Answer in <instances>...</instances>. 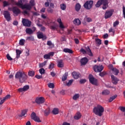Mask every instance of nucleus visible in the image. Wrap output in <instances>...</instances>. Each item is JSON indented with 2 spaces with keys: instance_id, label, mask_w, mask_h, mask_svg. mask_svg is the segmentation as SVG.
<instances>
[{
  "instance_id": "1",
  "label": "nucleus",
  "mask_w": 125,
  "mask_h": 125,
  "mask_svg": "<svg viewBox=\"0 0 125 125\" xmlns=\"http://www.w3.org/2000/svg\"><path fill=\"white\" fill-rule=\"evenodd\" d=\"M15 79H18L19 82L21 83H25L27 79H28V76L25 73V72H17L15 76Z\"/></svg>"
},
{
  "instance_id": "2",
  "label": "nucleus",
  "mask_w": 125,
  "mask_h": 125,
  "mask_svg": "<svg viewBox=\"0 0 125 125\" xmlns=\"http://www.w3.org/2000/svg\"><path fill=\"white\" fill-rule=\"evenodd\" d=\"M93 112L97 116L101 117L102 114L104 112V107L100 104H98L96 106L94 107Z\"/></svg>"
},
{
  "instance_id": "3",
  "label": "nucleus",
  "mask_w": 125,
  "mask_h": 125,
  "mask_svg": "<svg viewBox=\"0 0 125 125\" xmlns=\"http://www.w3.org/2000/svg\"><path fill=\"white\" fill-rule=\"evenodd\" d=\"M25 2V0H19L18 2L16 3V5L21 7L22 9H26V10H31L32 7L30 5L28 4H23Z\"/></svg>"
},
{
  "instance_id": "4",
  "label": "nucleus",
  "mask_w": 125,
  "mask_h": 125,
  "mask_svg": "<svg viewBox=\"0 0 125 125\" xmlns=\"http://www.w3.org/2000/svg\"><path fill=\"white\" fill-rule=\"evenodd\" d=\"M8 10L9 11H12L14 15V16H18L19 14H21V10L16 6L8 7Z\"/></svg>"
},
{
  "instance_id": "5",
  "label": "nucleus",
  "mask_w": 125,
  "mask_h": 125,
  "mask_svg": "<svg viewBox=\"0 0 125 125\" xmlns=\"http://www.w3.org/2000/svg\"><path fill=\"white\" fill-rule=\"evenodd\" d=\"M88 79L89 82L91 84H93L94 85H98V81L94 78L92 75L90 74L88 76Z\"/></svg>"
},
{
  "instance_id": "6",
  "label": "nucleus",
  "mask_w": 125,
  "mask_h": 125,
  "mask_svg": "<svg viewBox=\"0 0 125 125\" xmlns=\"http://www.w3.org/2000/svg\"><path fill=\"white\" fill-rule=\"evenodd\" d=\"M93 5V1L92 0H89L85 2L83 5L84 8L86 9H91L92 6Z\"/></svg>"
},
{
  "instance_id": "7",
  "label": "nucleus",
  "mask_w": 125,
  "mask_h": 125,
  "mask_svg": "<svg viewBox=\"0 0 125 125\" xmlns=\"http://www.w3.org/2000/svg\"><path fill=\"white\" fill-rule=\"evenodd\" d=\"M30 117L31 119L35 121V122H37V123H42V121H41L40 118L37 116V114L35 112H32Z\"/></svg>"
},
{
  "instance_id": "8",
  "label": "nucleus",
  "mask_w": 125,
  "mask_h": 125,
  "mask_svg": "<svg viewBox=\"0 0 125 125\" xmlns=\"http://www.w3.org/2000/svg\"><path fill=\"white\" fill-rule=\"evenodd\" d=\"M104 69V66L103 65H95L93 66V70L96 73H100L103 71Z\"/></svg>"
},
{
  "instance_id": "9",
  "label": "nucleus",
  "mask_w": 125,
  "mask_h": 125,
  "mask_svg": "<svg viewBox=\"0 0 125 125\" xmlns=\"http://www.w3.org/2000/svg\"><path fill=\"white\" fill-rule=\"evenodd\" d=\"M22 23L25 27H31V25H32V21L26 19H23L22 20Z\"/></svg>"
},
{
  "instance_id": "10",
  "label": "nucleus",
  "mask_w": 125,
  "mask_h": 125,
  "mask_svg": "<svg viewBox=\"0 0 125 125\" xmlns=\"http://www.w3.org/2000/svg\"><path fill=\"white\" fill-rule=\"evenodd\" d=\"M3 15L5 19L9 22L11 20V17L10 16V13L8 11H4Z\"/></svg>"
},
{
  "instance_id": "11",
  "label": "nucleus",
  "mask_w": 125,
  "mask_h": 125,
  "mask_svg": "<svg viewBox=\"0 0 125 125\" xmlns=\"http://www.w3.org/2000/svg\"><path fill=\"white\" fill-rule=\"evenodd\" d=\"M113 12H114V10L113 9L106 11L104 14V18L105 19L110 18L113 15Z\"/></svg>"
},
{
  "instance_id": "12",
  "label": "nucleus",
  "mask_w": 125,
  "mask_h": 125,
  "mask_svg": "<svg viewBox=\"0 0 125 125\" xmlns=\"http://www.w3.org/2000/svg\"><path fill=\"white\" fill-rule=\"evenodd\" d=\"M45 99L43 97L37 98L35 100V102L37 104H42L44 103Z\"/></svg>"
},
{
  "instance_id": "13",
  "label": "nucleus",
  "mask_w": 125,
  "mask_h": 125,
  "mask_svg": "<svg viewBox=\"0 0 125 125\" xmlns=\"http://www.w3.org/2000/svg\"><path fill=\"white\" fill-rule=\"evenodd\" d=\"M30 88V86L28 85H25L23 87V88H20L18 89V91L19 92H23V91H27L28 89Z\"/></svg>"
},
{
  "instance_id": "14",
  "label": "nucleus",
  "mask_w": 125,
  "mask_h": 125,
  "mask_svg": "<svg viewBox=\"0 0 125 125\" xmlns=\"http://www.w3.org/2000/svg\"><path fill=\"white\" fill-rule=\"evenodd\" d=\"M80 62L81 65H85L88 62V59L86 57H84L81 59Z\"/></svg>"
},
{
  "instance_id": "15",
  "label": "nucleus",
  "mask_w": 125,
  "mask_h": 125,
  "mask_svg": "<svg viewBox=\"0 0 125 125\" xmlns=\"http://www.w3.org/2000/svg\"><path fill=\"white\" fill-rule=\"evenodd\" d=\"M111 77L113 84H117V83H118V82L119 81L118 78L115 77L114 75H111Z\"/></svg>"
},
{
  "instance_id": "16",
  "label": "nucleus",
  "mask_w": 125,
  "mask_h": 125,
  "mask_svg": "<svg viewBox=\"0 0 125 125\" xmlns=\"http://www.w3.org/2000/svg\"><path fill=\"white\" fill-rule=\"evenodd\" d=\"M103 7L102 8L104 9V10H105V9H107L108 8L109 5L108 3V0H104V3H103Z\"/></svg>"
},
{
  "instance_id": "17",
  "label": "nucleus",
  "mask_w": 125,
  "mask_h": 125,
  "mask_svg": "<svg viewBox=\"0 0 125 125\" xmlns=\"http://www.w3.org/2000/svg\"><path fill=\"white\" fill-rule=\"evenodd\" d=\"M85 49L88 56L92 57V56H93V54H92V52H91V50L90 49V48H89V46H88L85 47Z\"/></svg>"
},
{
  "instance_id": "18",
  "label": "nucleus",
  "mask_w": 125,
  "mask_h": 125,
  "mask_svg": "<svg viewBox=\"0 0 125 125\" xmlns=\"http://www.w3.org/2000/svg\"><path fill=\"white\" fill-rule=\"evenodd\" d=\"M57 66L59 68H63L64 67V62L62 60H60L57 62Z\"/></svg>"
},
{
  "instance_id": "19",
  "label": "nucleus",
  "mask_w": 125,
  "mask_h": 125,
  "mask_svg": "<svg viewBox=\"0 0 125 125\" xmlns=\"http://www.w3.org/2000/svg\"><path fill=\"white\" fill-rule=\"evenodd\" d=\"M82 118V114L80 112H77L74 116V120H80Z\"/></svg>"
},
{
  "instance_id": "20",
  "label": "nucleus",
  "mask_w": 125,
  "mask_h": 125,
  "mask_svg": "<svg viewBox=\"0 0 125 125\" xmlns=\"http://www.w3.org/2000/svg\"><path fill=\"white\" fill-rule=\"evenodd\" d=\"M105 0H99L97 1V3L95 4L96 7H100L101 6L102 4H103V3Z\"/></svg>"
},
{
  "instance_id": "21",
  "label": "nucleus",
  "mask_w": 125,
  "mask_h": 125,
  "mask_svg": "<svg viewBox=\"0 0 125 125\" xmlns=\"http://www.w3.org/2000/svg\"><path fill=\"white\" fill-rule=\"evenodd\" d=\"M72 75L73 76L74 79H79L80 77V73L77 72H73L72 73Z\"/></svg>"
},
{
  "instance_id": "22",
  "label": "nucleus",
  "mask_w": 125,
  "mask_h": 125,
  "mask_svg": "<svg viewBox=\"0 0 125 125\" xmlns=\"http://www.w3.org/2000/svg\"><path fill=\"white\" fill-rule=\"evenodd\" d=\"M25 32L28 35H32V34H34V31H33L32 29L29 28L26 29Z\"/></svg>"
},
{
  "instance_id": "23",
  "label": "nucleus",
  "mask_w": 125,
  "mask_h": 125,
  "mask_svg": "<svg viewBox=\"0 0 125 125\" xmlns=\"http://www.w3.org/2000/svg\"><path fill=\"white\" fill-rule=\"evenodd\" d=\"M16 58L17 59L20 58V55L22 53V51L19 49L16 50Z\"/></svg>"
},
{
  "instance_id": "24",
  "label": "nucleus",
  "mask_w": 125,
  "mask_h": 125,
  "mask_svg": "<svg viewBox=\"0 0 125 125\" xmlns=\"http://www.w3.org/2000/svg\"><path fill=\"white\" fill-rule=\"evenodd\" d=\"M28 112V109H24L21 111V115H19V117H26L25 115H27V113Z\"/></svg>"
},
{
  "instance_id": "25",
  "label": "nucleus",
  "mask_w": 125,
  "mask_h": 125,
  "mask_svg": "<svg viewBox=\"0 0 125 125\" xmlns=\"http://www.w3.org/2000/svg\"><path fill=\"white\" fill-rule=\"evenodd\" d=\"M37 37L39 40H41V39H42V38H43V33H42V32L39 31L37 33Z\"/></svg>"
},
{
  "instance_id": "26",
  "label": "nucleus",
  "mask_w": 125,
  "mask_h": 125,
  "mask_svg": "<svg viewBox=\"0 0 125 125\" xmlns=\"http://www.w3.org/2000/svg\"><path fill=\"white\" fill-rule=\"evenodd\" d=\"M63 51L65 53H70V54H72L73 52L72 49L69 48H64L63 49Z\"/></svg>"
},
{
  "instance_id": "27",
  "label": "nucleus",
  "mask_w": 125,
  "mask_h": 125,
  "mask_svg": "<svg viewBox=\"0 0 125 125\" xmlns=\"http://www.w3.org/2000/svg\"><path fill=\"white\" fill-rule=\"evenodd\" d=\"M73 23L75 24V25H81L82 22H81V21L79 19H75L73 21Z\"/></svg>"
},
{
  "instance_id": "28",
  "label": "nucleus",
  "mask_w": 125,
  "mask_h": 125,
  "mask_svg": "<svg viewBox=\"0 0 125 125\" xmlns=\"http://www.w3.org/2000/svg\"><path fill=\"white\" fill-rule=\"evenodd\" d=\"M81 4L80 3H77L75 5V10L76 11L79 12L80 11V9H81Z\"/></svg>"
},
{
  "instance_id": "29",
  "label": "nucleus",
  "mask_w": 125,
  "mask_h": 125,
  "mask_svg": "<svg viewBox=\"0 0 125 125\" xmlns=\"http://www.w3.org/2000/svg\"><path fill=\"white\" fill-rule=\"evenodd\" d=\"M47 45L50 46V48H53V47H54V44H53L50 41H48L47 42Z\"/></svg>"
},
{
  "instance_id": "30",
  "label": "nucleus",
  "mask_w": 125,
  "mask_h": 125,
  "mask_svg": "<svg viewBox=\"0 0 125 125\" xmlns=\"http://www.w3.org/2000/svg\"><path fill=\"white\" fill-rule=\"evenodd\" d=\"M112 72H113V74L115 75V76H118L119 75V73H120V71H119V69L114 68H112Z\"/></svg>"
},
{
  "instance_id": "31",
  "label": "nucleus",
  "mask_w": 125,
  "mask_h": 125,
  "mask_svg": "<svg viewBox=\"0 0 125 125\" xmlns=\"http://www.w3.org/2000/svg\"><path fill=\"white\" fill-rule=\"evenodd\" d=\"M102 95H109V94H110V91L107 89L104 90L102 92Z\"/></svg>"
},
{
  "instance_id": "32",
  "label": "nucleus",
  "mask_w": 125,
  "mask_h": 125,
  "mask_svg": "<svg viewBox=\"0 0 125 125\" xmlns=\"http://www.w3.org/2000/svg\"><path fill=\"white\" fill-rule=\"evenodd\" d=\"M53 115H58L59 114V110L58 108H54L52 111Z\"/></svg>"
},
{
  "instance_id": "33",
  "label": "nucleus",
  "mask_w": 125,
  "mask_h": 125,
  "mask_svg": "<svg viewBox=\"0 0 125 125\" xmlns=\"http://www.w3.org/2000/svg\"><path fill=\"white\" fill-rule=\"evenodd\" d=\"M67 77H68V72H65L62 77V82H65L67 80Z\"/></svg>"
},
{
  "instance_id": "34",
  "label": "nucleus",
  "mask_w": 125,
  "mask_h": 125,
  "mask_svg": "<svg viewBox=\"0 0 125 125\" xmlns=\"http://www.w3.org/2000/svg\"><path fill=\"white\" fill-rule=\"evenodd\" d=\"M96 44H97V45H101V44L102 43V41L101 39H96Z\"/></svg>"
},
{
  "instance_id": "35",
  "label": "nucleus",
  "mask_w": 125,
  "mask_h": 125,
  "mask_svg": "<svg viewBox=\"0 0 125 125\" xmlns=\"http://www.w3.org/2000/svg\"><path fill=\"white\" fill-rule=\"evenodd\" d=\"M46 63H47V61H45L43 62L39 63V68H42L44 66L46 65Z\"/></svg>"
},
{
  "instance_id": "36",
  "label": "nucleus",
  "mask_w": 125,
  "mask_h": 125,
  "mask_svg": "<svg viewBox=\"0 0 125 125\" xmlns=\"http://www.w3.org/2000/svg\"><path fill=\"white\" fill-rule=\"evenodd\" d=\"M28 76H29V77H34V76H35V71H31L29 70L28 71Z\"/></svg>"
},
{
  "instance_id": "37",
  "label": "nucleus",
  "mask_w": 125,
  "mask_h": 125,
  "mask_svg": "<svg viewBox=\"0 0 125 125\" xmlns=\"http://www.w3.org/2000/svg\"><path fill=\"white\" fill-rule=\"evenodd\" d=\"M79 98H80V94H75L73 97V100H77Z\"/></svg>"
},
{
  "instance_id": "38",
  "label": "nucleus",
  "mask_w": 125,
  "mask_h": 125,
  "mask_svg": "<svg viewBox=\"0 0 125 125\" xmlns=\"http://www.w3.org/2000/svg\"><path fill=\"white\" fill-rule=\"evenodd\" d=\"M117 96H118L117 95H115L113 96L110 97L109 99V102H112V101H113V100H115V99L117 98Z\"/></svg>"
},
{
  "instance_id": "39",
  "label": "nucleus",
  "mask_w": 125,
  "mask_h": 125,
  "mask_svg": "<svg viewBox=\"0 0 125 125\" xmlns=\"http://www.w3.org/2000/svg\"><path fill=\"white\" fill-rule=\"evenodd\" d=\"M60 7L62 10H65V9H66V5L64 3L61 4L60 5Z\"/></svg>"
},
{
  "instance_id": "40",
  "label": "nucleus",
  "mask_w": 125,
  "mask_h": 125,
  "mask_svg": "<svg viewBox=\"0 0 125 125\" xmlns=\"http://www.w3.org/2000/svg\"><path fill=\"white\" fill-rule=\"evenodd\" d=\"M31 7H33L35 5V0H31L29 1V4H28Z\"/></svg>"
},
{
  "instance_id": "41",
  "label": "nucleus",
  "mask_w": 125,
  "mask_h": 125,
  "mask_svg": "<svg viewBox=\"0 0 125 125\" xmlns=\"http://www.w3.org/2000/svg\"><path fill=\"white\" fill-rule=\"evenodd\" d=\"M44 113L45 116H48V115H49V113H50V110H49V109H46L44 111Z\"/></svg>"
},
{
  "instance_id": "42",
  "label": "nucleus",
  "mask_w": 125,
  "mask_h": 125,
  "mask_svg": "<svg viewBox=\"0 0 125 125\" xmlns=\"http://www.w3.org/2000/svg\"><path fill=\"white\" fill-rule=\"evenodd\" d=\"M24 43H25V40L21 39L19 42L20 45H24Z\"/></svg>"
},
{
  "instance_id": "43",
  "label": "nucleus",
  "mask_w": 125,
  "mask_h": 125,
  "mask_svg": "<svg viewBox=\"0 0 125 125\" xmlns=\"http://www.w3.org/2000/svg\"><path fill=\"white\" fill-rule=\"evenodd\" d=\"M47 11L48 13H53V9H52L51 7H49L47 9Z\"/></svg>"
},
{
  "instance_id": "44",
  "label": "nucleus",
  "mask_w": 125,
  "mask_h": 125,
  "mask_svg": "<svg viewBox=\"0 0 125 125\" xmlns=\"http://www.w3.org/2000/svg\"><path fill=\"white\" fill-rule=\"evenodd\" d=\"M48 86L50 88H54V84L53 83H48Z\"/></svg>"
},
{
  "instance_id": "45",
  "label": "nucleus",
  "mask_w": 125,
  "mask_h": 125,
  "mask_svg": "<svg viewBox=\"0 0 125 125\" xmlns=\"http://www.w3.org/2000/svg\"><path fill=\"white\" fill-rule=\"evenodd\" d=\"M39 72L41 73V75H42V74H44L45 73V70L43 68L40 69L39 70Z\"/></svg>"
},
{
  "instance_id": "46",
  "label": "nucleus",
  "mask_w": 125,
  "mask_h": 125,
  "mask_svg": "<svg viewBox=\"0 0 125 125\" xmlns=\"http://www.w3.org/2000/svg\"><path fill=\"white\" fill-rule=\"evenodd\" d=\"M43 58L44 59H50V55L49 54H45L43 56Z\"/></svg>"
},
{
  "instance_id": "47",
  "label": "nucleus",
  "mask_w": 125,
  "mask_h": 125,
  "mask_svg": "<svg viewBox=\"0 0 125 125\" xmlns=\"http://www.w3.org/2000/svg\"><path fill=\"white\" fill-rule=\"evenodd\" d=\"M54 63L51 62L49 65L48 69H53V68H54Z\"/></svg>"
},
{
  "instance_id": "48",
  "label": "nucleus",
  "mask_w": 125,
  "mask_h": 125,
  "mask_svg": "<svg viewBox=\"0 0 125 125\" xmlns=\"http://www.w3.org/2000/svg\"><path fill=\"white\" fill-rule=\"evenodd\" d=\"M3 7H5L8 6V5H9V3H8V2L6 1H4L3 2Z\"/></svg>"
},
{
  "instance_id": "49",
  "label": "nucleus",
  "mask_w": 125,
  "mask_h": 125,
  "mask_svg": "<svg viewBox=\"0 0 125 125\" xmlns=\"http://www.w3.org/2000/svg\"><path fill=\"white\" fill-rule=\"evenodd\" d=\"M6 58L7 59H8L9 61L13 60V59H12V58H11V57H10V55H9L8 54H7Z\"/></svg>"
},
{
  "instance_id": "50",
  "label": "nucleus",
  "mask_w": 125,
  "mask_h": 125,
  "mask_svg": "<svg viewBox=\"0 0 125 125\" xmlns=\"http://www.w3.org/2000/svg\"><path fill=\"white\" fill-rule=\"evenodd\" d=\"M73 82H74L73 80H70L69 81L68 83H67L66 85L67 86H70V85H71V84H72V83H73Z\"/></svg>"
},
{
  "instance_id": "51",
  "label": "nucleus",
  "mask_w": 125,
  "mask_h": 125,
  "mask_svg": "<svg viewBox=\"0 0 125 125\" xmlns=\"http://www.w3.org/2000/svg\"><path fill=\"white\" fill-rule=\"evenodd\" d=\"M86 83V80L85 79H81L80 81V83L81 84H83V83Z\"/></svg>"
},
{
  "instance_id": "52",
  "label": "nucleus",
  "mask_w": 125,
  "mask_h": 125,
  "mask_svg": "<svg viewBox=\"0 0 125 125\" xmlns=\"http://www.w3.org/2000/svg\"><path fill=\"white\" fill-rule=\"evenodd\" d=\"M120 24V22H119V21H116L113 23V27H116V26H118Z\"/></svg>"
},
{
  "instance_id": "53",
  "label": "nucleus",
  "mask_w": 125,
  "mask_h": 125,
  "mask_svg": "<svg viewBox=\"0 0 125 125\" xmlns=\"http://www.w3.org/2000/svg\"><path fill=\"white\" fill-rule=\"evenodd\" d=\"M35 78H36V79H38V80H40V79H42V76L39 75H36L35 76Z\"/></svg>"
},
{
  "instance_id": "54",
  "label": "nucleus",
  "mask_w": 125,
  "mask_h": 125,
  "mask_svg": "<svg viewBox=\"0 0 125 125\" xmlns=\"http://www.w3.org/2000/svg\"><path fill=\"white\" fill-rule=\"evenodd\" d=\"M105 75H106V72H100L99 74V75L101 77H104V76H105Z\"/></svg>"
},
{
  "instance_id": "55",
  "label": "nucleus",
  "mask_w": 125,
  "mask_h": 125,
  "mask_svg": "<svg viewBox=\"0 0 125 125\" xmlns=\"http://www.w3.org/2000/svg\"><path fill=\"white\" fill-rule=\"evenodd\" d=\"M120 109L122 112H125V107L124 106H120L119 107Z\"/></svg>"
},
{
  "instance_id": "56",
  "label": "nucleus",
  "mask_w": 125,
  "mask_h": 125,
  "mask_svg": "<svg viewBox=\"0 0 125 125\" xmlns=\"http://www.w3.org/2000/svg\"><path fill=\"white\" fill-rule=\"evenodd\" d=\"M59 27L61 28V29H64L65 28V26H64V25H63V23L61 22V23H59Z\"/></svg>"
},
{
  "instance_id": "57",
  "label": "nucleus",
  "mask_w": 125,
  "mask_h": 125,
  "mask_svg": "<svg viewBox=\"0 0 125 125\" xmlns=\"http://www.w3.org/2000/svg\"><path fill=\"white\" fill-rule=\"evenodd\" d=\"M46 29V28H45V27L42 26L41 29L40 30L41 31V32H44L45 31V29Z\"/></svg>"
},
{
  "instance_id": "58",
  "label": "nucleus",
  "mask_w": 125,
  "mask_h": 125,
  "mask_svg": "<svg viewBox=\"0 0 125 125\" xmlns=\"http://www.w3.org/2000/svg\"><path fill=\"white\" fill-rule=\"evenodd\" d=\"M123 17L125 18V7L123 6Z\"/></svg>"
},
{
  "instance_id": "59",
  "label": "nucleus",
  "mask_w": 125,
  "mask_h": 125,
  "mask_svg": "<svg viewBox=\"0 0 125 125\" xmlns=\"http://www.w3.org/2000/svg\"><path fill=\"white\" fill-rule=\"evenodd\" d=\"M23 14L24 15H30V13H29V12L26 10L23 11Z\"/></svg>"
},
{
  "instance_id": "60",
  "label": "nucleus",
  "mask_w": 125,
  "mask_h": 125,
  "mask_svg": "<svg viewBox=\"0 0 125 125\" xmlns=\"http://www.w3.org/2000/svg\"><path fill=\"white\" fill-rule=\"evenodd\" d=\"M80 51H81V52H83V54H86V51L83 48H81Z\"/></svg>"
},
{
  "instance_id": "61",
  "label": "nucleus",
  "mask_w": 125,
  "mask_h": 125,
  "mask_svg": "<svg viewBox=\"0 0 125 125\" xmlns=\"http://www.w3.org/2000/svg\"><path fill=\"white\" fill-rule=\"evenodd\" d=\"M27 40H28V41H33V40H34V37H33L32 36L27 37Z\"/></svg>"
},
{
  "instance_id": "62",
  "label": "nucleus",
  "mask_w": 125,
  "mask_h": 125,
  "mask_svg": "<svg viewBox=\"0 0 125 125\" xmlns=\"http://www.w3.org/2000/svg\"><path fill=\"white\" fill-rule=\"evenodd\" d=\"M109 33H115V30L113 29L112 28H111L109 29Z\"/></svg>"
},
{
  "instance_id": "63",
  "label": "nucleus",
  "mask_w": 125,
  "mask_h": 125,
  "mask_svg": "<svg viewBox=\"0 0 125 125\" xmlns=\"http://www.w3.org/2000/svg\"><path fill=\"white\" fill-rule=\"evenodd\" d=\"M9 98H10V95H7V96H6L4 98V99H5V100H6L7 99H9Z\"/></svg>"
},
{
  "instance_id": "64",
  "label": "nucleus",
  "mask_w": 125,
  "mask_h": 125,
  "mask_svg": "<svg viewBox=\"0 0 125 125\" xmlns=\"http://www.w3.org/2000/svg\"><path fill=\"white\" fill-rule=\"evenodd\" d=\"M86 20V21L88 22H91V21H92V20L90 18H87Z\"/></svg>"
}]
</instances>
